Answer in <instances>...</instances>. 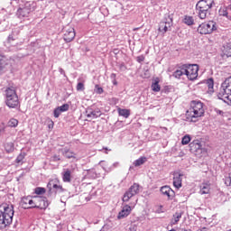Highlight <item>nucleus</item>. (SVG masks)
Returning a JSON list of instances; mask_svg holds the SVG:
<instances>
[{
    "instance_id": "obj_14",
    "label": "nucleus",
    "mask_w": 231,
    "mask_h": 231,
    "mask_svg": "<svg viewBox=\"0 0 231 231\" xmlns=\"http://www.w3.org/2000/svg\"><path fill=\"white\" fill-rule=\"evenodd\" d=\"M47 187L51 192L53 190L55 194H60L61 192H64V188H62L61 185L57 184V180H51Z\"/></svg>"
},
{
    "instance_id": "obj_35",
    "label": "nucleus",
    "mask_w": 231,
    "mask_h": 231,
    "mask_svg": "<svg viewBox=\"0 0 231 231\" xmlns=\"http://www.w3.org/2000/svg\"><path fill=\"white\" fill-rule=\"evenodd\" d=\"M26 157V153L25 152H21L17 158L15 159V162L17 163H21L23 162V160H24V158Z\"/></svg>"
},
{
    "instance_id": "obj_3",
    "label": "nucleus",
    "mask_w": 231,
    "mask_h": 231,
    "mask_svg": "<svg viewBox=\"0 0 231 231\" xmlns=\"http://www.w3.org/2000/svg\"><path fill=\"white\" fill-rule=\"evenodd\" d=\"M205 115V108L201 101H192L190 108L186 112L187 120L190 122H196L194 118H199Z\"/></svg>"
},
{
    "instance_id": "obj_44",
    "label": "nucleus",
    "mask_w": 231,
    "mask_h": 231,
    "mask_svg": "<svg viewBox=\"0 0 231 231\" xmlns=\"http://www.w3.org/2000/svg\"><path fill=\"white\" fill-rule=\"evenodd\" d=\"M5 133V125H0V136Z\"/></svg>"
},
{
    "instance_id": "obj_7",
    "label": "nucleus",
    "mask_w": 231,
    "mask_h": 231,
    "mask_svg": "<svg viewBox=\"0 0 231 231\" xmlns=\"http://www.w3.org/2000/svg\"><path fill=\"white\" fill-rule=\"evenodd\" d=\"M172 16L170 14H166L163 17V20L160 22L158 31L162 35H165L167 32H171V28H172Z\"/></svg>"
},
{
    "instance_id": "obj_38",
    "label": "nucleus",
    "mask_w": 231,
    "mask_h": 231,
    "mask_svg": "<svg viewBox=\"0 0 231 231\" xmlns=\"http://www.w3.org/2000/svg\"><path fill=\"white\" fill-rule=\"evenodd\" d=\"M60 113H62V112H61V110H60V109L59 108V106H58V107L55 108L54 111H53L54 117H55V118H59V116H60Z\"/></svg>"
},
{
    "instance_id": "obj_51",
    "label": "nucleus",
    "mask_w": 231,
    "mask_h": 231,
    "mask_svg": "<svg viewBox=\"0 0 231 231\" xmlns=\"http://www.w3.org/2000/svg\"><path fill=\"white\" fill-rule=\"evenodd\" d=\"M162 208H163V207H162V206H160V212H163V211L162 210Z\"/></svg>"
},
{
    "instance_id": "obj_30",
    "label": "nucleus",
    "mask_w": 231,
    "mask_h": 231,
    "mask_svg": "<svg viewBox=\"0 0 231 231\" xmlns=\"http://www.w3.org/2000/svg\"><path fill=\"white\" fill-rule=\"evenodd\" d=\"M218 14L222 17H226L227 19H230V16H228V9L226 7H220Z\"/></svg>"
},
{
    "instance_id": "obj_55",
    "label": "nucleus",
    "mask_w": 231,
    "mask_h": 231,
    "mask_svg": "<svg viewBox=\"0 0 231 231\" xmlns=\"http://www.w3.org/2000/svg\"><path fill=\"white\" fill-rule=\"evenodd\" d=\"M228 231H231V229H229Z\"/></svg>"
},
{
    "instance_id": "obj_17",
    "label": "nucleus",
    "mask_w": 231,
    "mask_h": 231,
    "mask_svg": "<svg viewBox=\"0 0 231 231\" xmlns=\"http://www.w3.org/2000/svg\"><path fill=\"white\" fill-rule=\"evenodd\" d=\"M133 210V208H131V206L129 205H125L123 207L122 210L118 213V219H124V217H127V216H129V214H131Z\"/></svg>"
},
{
    "instance_id": "obj_24",
    "label": "nucleus",
    "mask_w": 231,
    "mask_h": 231,
    "mask_svg": "<svg viewBox=\"0 0 231 231\" xmlns=\"http://www.w3.org/2000/svg\"><path fill=\"white\" fill-rule=\"evenodd\" d=\"M210 192V185L204 183L200 185L199 194H208Z\"/></svg>"
},
{
    "instance_id": "obj_20",
    "label": "nucleus",
    "mask_w": 231,
    "mask_h": 231,
    "mask_svg": "<svg viewBox=\"0 0 231 231\" xmlns=\"http://www.w3.org/2000/svg\"><path fill=\"white\" fill-rule=\"evenodd\" d=\"M204 84H206L208 88V93H209V95H212V93H214V79L210 78L206 79L204 81Z\"/></svg>"
},
{
    "instance_id": "obj_19",
    "label": "nucleus",
    "mask_w": 231,
    "mask_h": 231,
    "mask_svg": "<svg viewBox=\"0 0 231 231\" xmlns=\"http://www.w3.org/2000/svg\"><path fill=\"white\" fill-rule=\"evenodd\" d=\"M161 192L163 196H167L168 198H172L174 196V190L171 189L169 186H163L161 188Z\"/></svg>"
},
{
    "instance_id": "obj_49",
    "label": "nucleus",
    "mask_w": 231,
    "mask_h": 231,
    "mask_svg": "<svg viewBox=\"0 0 231 231\" xmlns=\"http://www.w3.org/2000/svg\"><path fill=\"white\" fill-rule=\"evenodd\" d=\"M49 129H53V121H51V124L49 125Z\"/></svg>"
},
{
    "instance_id": "obj_16",
    "label": "nucleus",
    "mask_w": 231,
    "mask_h": 231,
    "mask_svg": "<svg viewBox=\"0 0 231 231\" xmlns=\"http://www.w3.org/2000/svg\"><path fill=\"white\" fill-rule=\"evenodd\" d=\"M181 178H183V174L178 171H175L173 173V186L175 189H181V181H182Z\"/></svg>"
},
{
    "instance_id": "obj_32",
    "label": "nucleus",
    "mask_w": 231,
    "mask_h": 231,
    "mask_svg": "<svg viewBox=\"0 0 231 231\" xmlns=\"http://www.w3.org/2000/svg\"><path fill=\"white\" fill-rule=\"evenodd\" d=\"M190 135L189 134H186L182 137V140H181V143L182 145H189V143H190Z\"/></svg>"
},
{
    "instance_id": "obj_13",
    "label": "nucleus",
    "mask_w": 231,
    "mask_h": 231,
    "mask_svg": "<svg viewBox=\"0 0 231 231\" xmlns=\"http://www.w3.org/2000/svg\"><path fill=\"white\" fill-rule=\"evenodd\" d=\"M86 116L87 118H90L91 120H93L95 118L102 116V112L100 111V108L89 106L86 109Z\"/></svg>"
},
{
    "instance_id": "obj_37",
    "label": "nucleus",
    "mask_w": 231,
    "mask_h": 231,
    "mask_svg": "<svg viewBox=\"0 0 231 231\" xmlns=\"http://www.w3.org/2000/svg\"><path fill=\"white\" fill-rule=\"evenodd\" d=\"M5 64H6V58H5L4 56H0V69H3Z\"/></svg>"
},
{
    "instance_id": "obj_6",
    "label": "nucleus",
    "mask_w": 231,
    "mask_h": 231,
    "mask_svg": "<svg viewBox=\"0 0 231 231\" xmlns=\"http://www.w3.org/2000/svg\"><path fill=\"white\" fill-rule=\"evenodd\" d=\"M5 105L11 109H15L16 107H20L21 103L19 102V96H17V92H15V88L14 87L7 88L5 91Z\"/></svg>"
},
{
    "instance_id": "obj_34",
    "label": "nucleus",
    "mask_w": 231,
    "mask_h": 231,
    "mask_svg": "<svg viewBox=\"0 0 231 231\" xmlns=\"http://www.w3.org/2000/svg\"><path fill=\"white\" fill-rule=\"evenodd\" d=\"M34 193L37 194L38 196H41V194H46V189L42 187H37L34 189Z\"/></svg>"
},
{
    "instance_id": "obj_15",
    "label": "nucleus",
    "mask_w": 231,
    "mask_h": 231,
    "mask_svg": "<svg viewBox=\"0 0 231 231\" xmlns=\"http://www.w3.org/2000/svg\"><path fill=\"white\" fill-rule=\"evenodd\" d=\"M63 39L65 42H71V41L75 39V29L73 27H69L65 30Z\"/></svg>"
},
{
    "instance_id": "obj_41",
    "label": "nucleus",
    "mask_w": 231,
    "mask_h": 231,
    "mask_svg": "<svg viewBox=\"0 0 231 231\" xmlns=\"http://www.w3.org/2000/svg\"><path fill=\"white\" fill-rule=\"evenodd\" d=\"M143 60H145V56L140 55L137 57V62L141 63L143 62Z\"/></svg>"
},
{
    "instance_id": "obj_36",
    "label": "nucleus",
    "mask_w": 231,
    "mask_h": 231,
    "mask_svg": "<svg viewBox=\"0 0 231 231\" xmlns=\"http://www.w3.org/2000/svg\"><path fill=\"white\" fill-rule=\"evenodd\" d=\"M58 108L60 109V111H61V113H64V112H66V111H69V105L64 104V105H62V106H58Z\"/></svg>"
},
{
    "instance_id": "obj_39",
    "label": "nucleus",
    "mask_w": 231,
    "mask_h": 231,
    "mask_svg": "<svg viewBox=\"0 0 231 231\" xmlns=\"http://www.w3.org/2000/svg\"><path fill=\"white\" fill-rule=\"evenodd\" d=\"M85 88H84V83L79 82L77 85V91H84Z\"/></svg>"
},
{
    "instance_id": "obj_52",
    "label": "nucleus",
    "mask_w": 231,
    "mask_h": 231,
    "mask_svg": "<svg viewBox=\"0 0 231 231\" xmlns=\"http://www.w3.org/2000/svg\"><path fill=\"white\" fill-rule=\"evenodd\" d=\"M2 156H3V152L0 150V158H2Z\"/></svg>"
},
{
    "instance_id": "obj_43",
    "label": "nucleus",
    "mask_w": 231,
    "mask_h": 231,
    "mask_svg": "<svg viewBox=\"0 0 231 231\" xmlns=\"http://www.w3.org/2000/svg\"><path fill=\"white\" fill-rule=\"evenodd\" d=\"M99 165L102 166V168L104 169V171H106V162L101 161V162H99Z\"/></svg>"
},
{
    "instance_id": "obj_11",
    "label": "nucleus",
    "mask_w": 231,
    "mask_h": 231,
    "mask_svg": "<svg viewBox=\"0 0 231 231\" xmlns=\"http://www.w3.org/2000/svg\"><path fill=\"white\" fill-rule=\"evenodd\" d=\"M48 199L46 197H35L34 198V208H40L41 210H44L48 208Z\"/></svg>"
},
{
    "instance_id": "obj_18",
    "label": "nucleus",
    "mask_w": 231,
    "mask_h": 231,
    "mask_svg": "<svg viewBox=\"0 0 231 231\" xmlns=\"http://www.w3.org/2000/svg\"><path fill=\"white\" fill-rule=\"evenodd\" d=\"M190 151H193L194 152H199L201 151V142L199 140H194L189 143Z\"/></svg>"
},
{
    "instance_id": "obj_48",
    "label": "nucleus",
    "mask_w": 231,
    "mask_h": 231,
    "mask_svg": "<svg viewBox=\"0 0 231 231\" xmlns=\"http://www.w3.org/2000/svg\"><path fill=\"white\" fill-rule=\"evenodd\" d=\"M112 84H114V86H116L118 82H116V79H112Z\"/></svg>"
},
{
    "instance_id": "obj_25",
    "label": "nucleus",
    "mask_w": 231,
    "mask_h": 231,
    "mask_svg": "<svg viewBox=\"0 0 231 231\" xmlns=\"http://www.w3.org/2000/svg\"><path fill=\"white\" fill-rule=\"evenodd\" d=\"M62 180L64 183H69L71 181V171L67 170L62 176Z\"/></svg>"
},
{
    "instance_id": "obj_54",
    "label": "nucleus",
    "mask_w": 231,
    "mask_h": 231,
    "mask_svg": "<svg viewBox=\"0 0 231 231\" xmlns=\"http://www.w3.org/2000/svg\"><path fill=\"white\" fill-rule=\"evenodd\" d=\"M163 129H164L165 131H167V128H166V127H164Z\"/></svg>"
},
{
    "instance_id": "obj_46",
    "label": "nucleus",
    "mask_w": 231,
    "mask_h": 231,
    "mask_svg": "<svg viewBox=\"0 0 231 231\" xmlns=\"http://www.w3.org/2000/svg\"><path fill=\"white\" fill-rule=\"evenodd\" d=\"M59 72L60 73V75L66 76V72L62 69V68L59 69Z\"/></svg>"
},
{
    "instance_id": "obj_27",
    "label": "nucleus",
    "mask_w": 231,
    "mask_h": 231,
    "mask_svg": "<svg viewBox=\"0 0 231 231\" xmlns=\"http://www.w3.org/2000/svg\"><path fill=\"white\" fill-rule=\"evenodd\" d=\"M147 162V157H140L139 159L134 162V167H140V165H143Z\"/></svg>"
},
{
    "instance_id": "obj_1",
    "label": "nucleus",
    "mask_w": 231,
    "mask_h": 231,
    "mask_svg": "<svg viewBox=\"0 0 231 231\" xmlns=\"http://www.w3.org/2000/svg\"><path fill=\"white\" fill-rule=\"evenodd\" d=\"M14 206L8 204L0 205V230L8 228L9 225H12L14 221Z\"/></svg>"
},
{
    "instance_id": "obj_47",
    "label": "nucleus",
    "mask_w": 231,
    "mask_h": 231,
    "mask_svg": "<svg viewBox=\"0 0 231 231\" xmlns=\"http://www.w3.org/2000/svg\"><path fill=\"white\" fill-rule=\"evenodd\" d=\"M120 69H121L122 71H125V69H126L125 65L121 64V65H120Z\"/></svg>"
},
{
    "instance_id": "obj_42",
    "label": "nucleus",
    "mask_w": 231,
    "mask_h": 231,
    "mask_svg": "<svg viewBox=\"0 0 231 231\" xmlns=\"http://www.w3.org/2000/svg\"><path fill=\"white\" fill-rule=\"evenodd\" d=\"M52 160H53V162H60V156H59V155H54V156L52 157Z\"/></svg>"
},
{
    "instance_id": "obj_10",
    "label": "nucleus",
    "mask_w": 231,
    "mask_h": 231,
    "mask_svg": "<svg viewBox=\"0 0 231 231\" xmlns=\"http://www.w3.org/2000/svg\"><path fill=\"white\" fill-rule=\"evenodd\" d=\"M139 192H140V184L134 183V185H132L128 189V190L124 194V197H123L124 203H127V201H129L131 198H133L134 196H136V194H138Z\"/></svg>"
},
{
    "instance_id": "obj_26",
    "label": "nucleus",
    "mask_w": 231,
    "mask_h": 231,
    "mask_svg": "<svg viewBox=\"0 0 231 231\" xmlns=\"http://www.w3.org/2000/svg\"><path fill=\"white\" fill-rule=\"evenodd\" d=\"M184 24H187V26H192L194 24V17L185 15L183 19Z\"/></svg>"
},
{
    "instance_id": "obj_31",
    "label": "nucleus",
    "mask_w": 231,
    "mask_h": 231,
    "mask_svg": "<svg viewBox=\"0 0 231 231\" xmlns=\"http://www.w3.org/2000/svg\"><path fill=\"white\" fill-rule=\"evenodd\" d=\"M8 127H17L19 121L15 118H11L7 123Z\"/></svg>"
},
{
    "instance_id": "obj_29",
    "label": "nucleus",
    "mask_w": 231,
    "mask_h": 231,
    "mask_svg": "<svg viewBox=\"0 0 231 231\" xmlns=\"http://www.w3.org/2000/svg\"><path fill=\"white\" fill-rule=\"evenodd\" d=\"M5 150L8 153L14 152V151L15 150V147L14 146V143H6L5 144Z\"/></svg>"
},
{
    "instance_id": "obj_22",
    "label": "nucleus",
    "mask_w": 231,
    "mask_h": 231,
    "mask_svg": "<svg viewBox=\"0 0 231 231\" xmlns=\"http://www.w3.org/2000/svg\"><path fill=\"white\" fill-rule=\"evenodd\" d=\"M118 115L119 116H123L124 118H127L128 116H131V110L125 109V108H118Z\"/></svg>"
},
{
    "instance_id": "obj_33",
    "label": "nucleus",
    "mask_w": 231,
    "mask_h": 231,
    "mask_svg": "<svg viewBox=\"0 0 231 231\" xmlns=\"http://www.w3.org/2000/svg\"><path fill=\"white\" fill-rule=\"evenodd\" d=\"M152 91H154L155 93H158L161 89L159 81L156 80L154 83L152 84Z\"/></svg>"
},
{
    "instance_id": "obj_40",
    "label": "nucleus",
    "mask_w": 231,
    "mask_h": 231,
    "mask_svg": "<svg viewBox=\"0 0 231 231\" xmlns=\"http://www.w3.org/2000/svg\"><path fill=\"white\" fill-rule=\"evenodd\" d=\"M96 93H97V95H102V93H104V88H102L98 85H96Z\"/></svg>"
},
{
    "instance_id": "obj_23",
    "label": "nucleus",
    "mask_w": 231,
    "mask_h": 231,
    "mask_svg": "<svg viewBox=\"0 0 231 231\" xmlns=\"http://www.w3.org/2000/svg\"><path fill=\"white\" fill-rule=\"evenodd\" d=\"M62 154L65 158H68L69 160L71 158H77V154H75V152L69 151V149H64Z\"/></svg>"
},
{
    "instance_id": "obj_28",
    "label": "nucleus",
    "mask_w": 231,
    "mask_h": 231,
    "mask_svg": "<svg viewBox=\"0 0 231 231\" xmlns=\"http://www.w3.org/2000/svg\"><path fill=\"white\" fill-rule=\"evenodd\" d=\"M181 216H182L181 213L176 212L173 215V218L171 219V225H178V223H180V219H181Z\"/></svg>"
},
{
    "instance_id": "obj_2",
    "label": "nucleus",
    "mask_w": 231,
    "mask_h": 231,
    "mask_svg": "<svg viewBox=\"0 0 231 231\" xmlns=\"http://www.w3.org/2000/svg\"><path fill=\"white\" fill-rule=\"evenodd\" d=\"M216 5L214 0H199L196 5V14L200 19H207L212 12V7Z\"/></svg>"
},
{
    "instance_id": "obj_9",
    "label": "nucleus",
    "mask_w": 231,
    "mask_h": 231,
    "mask_svg": "<svg viewBox=\"0 0 231 231\" xmlns=\"http://www.w3.org/2000/svg\"><path fill=\"white\" fill-rule=\"evenodd\" d=\"M214 30H216V22L214 21L203 23L198 27V32L201 35H208V33H212Z\"/></svg>"
},
{
    "instance_id": "obj_5",
    "label": "nucleus",
    "mask_w": 231,
    "mask_h": 231,
    "mask_svg": "<svg viewBox=\"0 0 231 231\" xmlns=\"http://www.w3.org/2000/svg\"><path fill=\"white\" fill-rule=\"evenodd\" d=\"M36 8L37 3L33 1L25 2L20 5L16 11V16L18 19H26L27 17H30V14H32V12H35Z\"/></svg>"
},
{
    "instance_id": "obj_4",
    "label": "nucleus",
    "mask_w": 231,
    "mask_h": 231,
    "mask_svg": "<svg viewBox=\"0 0 231 231\" xmlns=\"http://www.w3.org/2000/svg\"><path fill=\"white\" fill-rule=\"evenodd\" d=\"M217 98L228 106L231 105V76L222 83Z\"/></svg>"
},
{
    "instance_id": "obj_45",
    "label": "nucleus",
    "mask_w": 231,
    "mask_h": 231,
    "mask_svg": "<svg viewBox=\"0 0 231 231\" xmlns=\"http://www.w3.org/2000/svg\"><path fill=\"white\" fill-rule=\"evenodd\" d=\"M110 79H111V80H116V74L112 73V74L110 75Z\"/></svg>"
},
{
    "instance_id": "obj_12",
    "label": "nucleus",
    "mask_w": 231,
    "mask_h": 231,
    "mask_svg": "<svg viewBox=\"0 0 231 231\" xmlns=\"http://www.w3.org/2000/svg\"><path fill=\"white\" fill-rule=\"evenodd\" d=\"M20 205L22 208H35V199L32 196L23 197L21 199Z\"/></svg>"
},
{
    "instance_id": "obj_50",
    "label": "nucleus",
    "mask_w": 231,
    "mask_h": 231,
    "mask_svg": "<svg viewBox=\"0 0 231 231\" xmlns=\"http://www.w3.org/2000/svg\"><path fill=\"white\" fill-rule=\"evenodd\" d=\"M12 41H14V37L9 36V37H8V42H12Z\"/></svg>"
},
{
    "instance_id": "obj_53",
    "label": "nucleus",
    "mask_w": 231,
    "mask_h": 231,
    "mask_svg": "<svg viewBox=\"0 0 231 231\" xmlns=\"http://www.w3.org/2000/svg\"><path fill=\"white\" fill-rule=\"evenodd\" d=\"M118 165V162L114 163V167H116Z\"/></svg>"
},
{
    "instance_id": "obj_8",
    "label": "nucleus",
    "mask_w": 231,
    "mask_h": 231,
    "mask_svg": "<svg viewBox=\"0 0 231 231\" xmlns=\"http://www.w3.org/2000/svg\"><path fill=\"white\" fill-rule=\"evenodd\" d=\"M183 69L189 80H196V79H198V71H199V67L197 64H184Z\"/></svg>"
},
{
    "instance_id": "obj_21",
    "label": "nucleus",
    "mask_w": 231,
    "mask_h": 231,
    "mask_svg": "<svg viewBox=\"0 0 231 231\" xmlns=\"http://www.w3.org/2000/svg\"><path fill=\"white\" fill-rule=\"evenodd\" d=\"M183 75H185V69H184V65H181L180 67V69H177L173 72V77L175 79H181V77H183Z\"/></svg>"
}]
</instances>
